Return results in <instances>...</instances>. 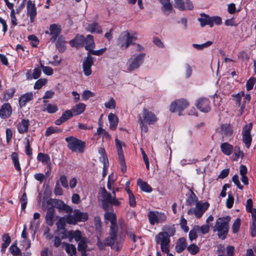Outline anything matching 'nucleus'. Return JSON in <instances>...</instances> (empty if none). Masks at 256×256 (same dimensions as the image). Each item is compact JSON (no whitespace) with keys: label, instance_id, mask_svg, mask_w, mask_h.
Segmentation results:
<instances>
[{"label":"nucleus","instance_id":"57","mask_svg":"<svg viewBox=\"0 0 256 256\" xmlns=\"http://www.w3.org/2000/svg\"><path fill=\"white\" fill-rule=\"evenodd\" d=\"M106 49L107 48L106 47L98 50H94V49H92V50L89 53L90 55L93 54L99 56L103 54L106 51Z\"/></svg>","mask_w":256,"mask_h":256},{"label":"nucleus","instance_id":"5","mask_svg":"<svg viewBox=\"0 0 256 256\" xmlns=\"http://www.w3.org/2000/svg\"><path fill=\"white\" fill-rule=\"evenodd\" d=\"M49 206H51L53 208L56 206L60 212H64L66 213H70L72 211V209L70 206L65 204L62 201L56 199H50L42 202V209L46 208Z\"/></svg>","mask_w":256,"mask_h":256},{"label":"nucleus","instance_id":"19","mask_svg":"<svg viewBox=\"0 0 256 256\" xmlns=\"http://www.w3.org/2000/svg\"><path fill=\"white\" fill-rule=\"evenodd\" d=\"M27 15L30 18L31 22H33L34 20V18L36 15V5L32 1L29 0L26 4Z\"/></svg>","mask_w":256,"mask_h":256},{"label":"nucleus","instance_id":"63","mask_svg":"<svg viewBox=\"0 0 256 256\" xmlns=\"http://www.w3.org/2000/svg\"><path fill=\"white\" fill-rule=\"evenodd\" d=\"M232 181L238 186V188H240V190H242L243 188V186L240 184V182L239 180L238 176L237 174H235L232 176Z\"/></svg>","mask_w":256,"mask_h":256},{"label":"nucleus","instance_id":"43","mask_svg":"<svg viewBox=\"0 0 256 256\" xmlns=\"http://www.w3.org/2000/svg\"><path fill=\"white\" fill-rule=\"evenodd\" d=\"M212 44V41H208L200 44H194L192 46L198 50H201L210 46Z\"/></svg>","mask_w":256,"mask_h":256},{"label":"nucleus","instance_id":"45","mask_svg":"<svg viewBox=\"0 0 256 256\" xmlns=\"http://www.w3.org/2000/svg\"><path fill=\"white\" fill-rule=\"evenodd\" d=\"M2 240L3 242L2 243L3 248H6L11 242L10 238L8 234H5L3 235Z\"/></svg>","mask_w":256,"mask_h":256},{"label":"nucleus","instance_id":"22","mask_svg":"<svg viewBox=\"0 0 256 256\" xmlns=\"http://www.w3.org/2000/svg\"><path fill=\"white\" fill-rule=\"evenodd\" d=\"M85 37L82 34H77L75 38L70 42L72 46L76 48L82 46L84 43Z\"/></svg>","mask_w":256,"mask_h":256},{"label":"nucleus","instance_id":"31","mask_svg":"<svg viewBox=\"0 0 256 256\" xmlns=\"http://www.w3.org/2000/svg\"><path fill=\"white\" fill-rule=\"evenodd\" d=\"M34 98L32 92H28L21 96L19 100V104L20 106H24L26 102H29Z\"/></svg>","mask_w":256,"mask_h":256},{"label":"nucleus","instance_id":"47","mask_svg":"<svg viewBox=\"0 0 256 256\" xmlns=\"http://www.w3.org/2000/svg\"><path fill=\"white\" fill-rule=\"evenodd\" d=\"M47 82L46 78H40L36 81L34 86V88L36 90L40 89Z\"/></svg>","mask_w":256,"mask_h":256},{"label":"nucleus","instance_id":"20","mask_svg":"<svg viewBox=\"0 0 256 256\" xmlns=\"http://www.w3.org/2000/svg\"><path fill=\"white\" fill-rule=\"evenodd\" d=\"M12 113V108L8 103H4L0 108V117L6 118L10 116Z\"/></svg>","mask_w":256,"mask_h":256},{"label":"nucleus","instance_id":"37","mask_svg":"<svg viewBox=\"0 0 256 256\" xmlns=\"http://www.w3.org/2000/svg\"><path fill=\"white\" fill-rule=\"evenodd\" d=\"M62 245L69 256H72L74 254H75L76 248L74 245L68 243L62 244Z\"/></svg>","mask_w":256,"mask_h":256},{"label":"nucleus","instance_id":"33","mask_svg":"<svg viewBox=\"0 0 256 256\" xmlns=\"http://www.w3.org/2000/svg\"><path fill=\"white\" fill-rule=\"evenodd\" d=\"M233 154L232 158L234 161H237L239 158H242L244 157V153L240 150V146H235L233 150Z\"/></svg>","mask_w":256,"mask_h":256},{"label":"nucleus","instance_id":"61","mask_svg":"<svg viewBox=\"0 0 256 256\" xmlns=\"http://www.w3.org/2000/svg\"><path fill=\"white\" fill-rule=\"evenodd\" d=\"M14 92L15 90L14 88L7 90L4 94V98L6 100L11 98L13 96Z\"/></svg>","mask_w":256,"mask_h":256},{"label":"nucleus","instance_id":"9","mask_svg":"<svg viewBox=\"0 0 256 256\" xmlns=\"http://www.w3.org/2000/svg\"><path fill=\"white\" fill-rule=\"evenodd\" d=\"M208 206L209 204L208 202H198L196 203L195 208L188 210V214L189 215H194L197 218H200Z\"/></svg>","mask_w":256,"mask_h":256},{"label":"nucleus","instance_id":"52","mask_svg":"<svg viewBox=\"0 0 256 256\" xmlns=\"http://www.w3.org/2000/svg\"><path fill=\"white\" fill-rule=\"evenodd\" d=\"M116 101L113 98H110V100L104 103V106L106 108L109 109H114L116 108Z\"/></svg>","mask_w":256,"mask_h":256},{"label":"nucleus","instance_id":"40","mask_svg":"<svg viewBox=\"0 0 256 256\" xmlns=\"http://www.w3.org/2000/svg\"><path fill=\"white\" fill-rule=\"evenodd\" d=\"M14 168L18 171H20L21 168L19 163L18 155L16 152H13L11 156Z\"/></svg>","mask_w":256,"mask_h":256},{"label":"nucleus","instance_id":"6","mask_svg":"<svg viewBox=\"0 0 256 256\" xmlns=\"http://www.w3.org/2000/svg\"><path fill=\"white\" fill-rule=\"evenodd\" d=\"M66 141L68 143V148L72 152L82 153L84 152L85 143L74 136H70L66 138Z\"/></svg>","mask_w":256,"mask_h":256},{"label":"nucleus","instance_id":"10","mask_svg":"<svg viewBox=\"0 0 256 256\" xmlns=\"http://www.w3.org/2000/svg\"><path fill=\"white\" fill-rule=\"evenodd\" d=\"M138 120H141L142 122L154 124L158 121V118L154 112L146 108H144L142 113L139 116Z\"/></svg>","mask_w":256,"mask_h":256},{"label":"nucleus","instance_id":"59","mask_svg":"<svg viewBox=\"0 0 256 256\" xmlns=\"http://www.w3.org/2000/svg\"><path fill=\"white\" fill-rule=\"evenodd\" d=\"M44 73L48 76H51L53 74V70L52 68L47 66H41Z\"/></svg>","mask_w":256,"mask_h":256},{"label":"nucleus","instance_id":"58","mask_svg":"<svg viewBox=\"0 0 256 256\" xmlns=\"http://www.w3.org/2000/svg\"><path fill=\"white\" fill-rule=\"evenodd\" d=\"M94 96V94L90 90H86L83 92L82 97L84 100H87L89 98Z\"/></svg>","mask_w":256,"mask_h":256},{"label":"nucleus","instance_id":"53","mask_svg":"<svg viewBox=\"0 0 256 256\" xmlns=\"http://www.w3.org/2000/svg\"><path fill=\"white\" fill-rule=\"evenodd\" d=\"M240 218L236 219L234 222L232 226L233 232L236 233L238 232L240 226Z\"/></svg>","mask_w":256,"mask_h":256},{"label":"nucleus","instance_id":"4","mask_svg":"<svg viewBox=\"0 0 256 256\" xmlns=\"http://www.w3.org/2000/svg\"><path fill=\"white\" fill-rule=\"evenodd\" d=\"M136 40H137L136 33L130 34L128 32L125 31L120 34L117 42L122 49L126 50Z\"/></svg>","mask_w":256,"mask_h":256},{"label":"nucleus","instance_id":"34","mask_svg":"<svg viewBox=\"0 0 256 256\" xmlns=\"http://www.w3.org/2000/svg\"><path fill=\"white\" fill-rule=\"evenodd\" d=\"M137 183L140 189L144 192H150L152 190V187L149 184L140 178L138 180Z\"/></svg>","mask_w":256,"mask_h":256},{"label":"nucleus","instance_id":"25","mask_svg":"<svg viewBox=\"0 0 256 256\" xmlns=\"http://www.w3.org/2000/svg\"><path fill=\"white\" fill-rule=\"evenodd\" d=\"M86 30L91 33L96 32L98 34L102 33V29L98 23L94 22L88 24L86 26Z\"/></svg>","mask_w":256,"mask_h":256},{"label":"nucleus","instance_id":"30","mask_svg":"<svg viewBox=\"0 0 256 256\" xmlns=\"http://www.w3.org/2000/svg\"><path fill=\"white\" fill-rule=\"evenodd\" d=\"M186 247V240L184 238H179L176 244V250L178 253L182 252Z\"/></svg>","mask_w":256,"mask_h":256},{"label":"nucleus","instance_id":"26","mask_svg":"<svg viewBox=\"0 0 256 256\" xmlns=\"http://www.w3.org/2000/svg\"><path fill=\"white\" fill-rule=\"evenodd\" d=\"M108 120L110 123V128L112 130H115L118 122V116L114 114L110 113L108 116Z\"/></svg>","mask_w":256,"mask_h":256},{"label":"nucleus","instance_id":"41","mask_svg":"<svg viewBox=\"0 0 256 256\" xmlns=\"http://www.w3.org/2000/svg\"><path fill=\"white\" fill-rule=\"evenodd\" d=\"M88 242V240L86 237L83 238L82 240H80L78 246V250L82 252L86 251L87 248Z\"/></svg>","mask_w":256,"mask_h":256},{"label":"nucleus","instance_id":"1","mask_svg":"<svg viewBox=\"0 0 256 256\" xmlns=\"http://www.w3.org/2000/svg\"><path fill=\"white\" fill-rule=\"evenodd\" d=\"M104 218L106 220L110 221L111 223L110 236L106 238L104 244L110 245L112 249L118 251L122 247V240L116 236L117 227L116 214L113 212H107L104 214Z\"/></svg>","mask_w":256,"mask_h":256},{"label":"nucleus","instance_id":"2","mask_svg":"<svg viewBox=\"0 0 256 256\" xmlns=\"http://www.w3.org/2000/svg\"><path fill=\"white\" fill-rule=\"evenodd\" d=\"M230 221V217L228 216L219 218L216 222L214 226V231L216 232L219 238L224 239L228 232V224Z\"/></svg>","mask_w":256,"mask_h":256},{"label":"nucleus","instance_id":"49","mask_svg":"<svg viewBox=\"0 0 256 256\" xmlns=\"http://www.w3.org/2000/svg\"><path fill=\"white\" fill-rule=\"evenodd\" d=\"M70 236L76 241L79 242L84 237L82 236L81 232L79 230L72 231L70 232Z\"/></svg>","mask_w":256,"mask_h":256},{"label":"nucleus","instance_id":"44","mask_svg":"<svg viewBox=\"0 0 256 256\" xmlns=\"http://www.w3.org/2000/svg\"><path fill=\"white\" fill-rule=\"evenodd\" d=\"M192 70L191 66L188 63L184 64V73L185 77L187 78H190L192 75Z\"/></svg>","mask_w":256,"mask_h":256},{"label":"nucleus","instance_id":"28","mask_svg":"<svg viewBox=\"0 0 256 256\" xmlns=\"http://www.w3.org/2000/svg\"><path fill=\"white\" fill-rule=\"evenodd\" d=\"M86 104L83 103H79L74 106L70 110L74 116H78L82 114L86 109Z\"/></svg>","mask_w":256,"mask_h":256},{"label":"nucleus","instance_id":"46","mask_svg":"<svg viewBox=\"0 0 256 256\" xmlns=\"http://www.w3.org/2000/svg\"><path fill=\"white\" fill-rule=\"evenodd\" d=\"M93 64V58L90 56V53L88 52L86 58L84 60L82 66L91 67Z\"/></svg>","mask_w":256,"mask_h":256},{"label":"nucleus","instance_id":"62","mask_svg":"<svg viewBox=\"0 0 256 256\" xmlns=\"http://www.w3.org/2000/svg\"><path fill=\"white\" fill-rule=\"evenodd\" d=\"M196 228H198V231H200L202 234H206L208 233L210 230V226L208 224L203 225L201 226H196Z\"/></svg>","mask_w":256,"mask_h":256},{"label":"nucleus","instance_id":"35","mask_svg":"<svg viewBox=\"0 0 256 256\" xmlns=\"http://www.w3.org/2000/svg\"><path fill=\"white\" fill-rule=\"evenodd\" d=\"M37 159L38 161L42 162L43 164L50 165V157L46 154L40 152L38 154Z\"/></svg>","mask_w":256,"mask_h":256},{"label":"nucleus","instance_id":"48","mask_svg":"<svg viewBox=\"0 0 256 256\" xmlns=\"http://www.w3.org/2000/svg\"><path fill=\"white\" fill-rule=\"evenodd\" d=\"M10 250L11 254L14 256H18L21 254V252L20 248L15 244H13L10 246Z\"/></svg>","mask_w":256,"mask_h":256},{"label":"nucleus","instance_id":"3","mask_svg":"<svg viewBox=\"0 0 256 256\" xmlns=\"http://www.w3.org/2000/svg\"><path fill=\"white\" fill-rule=\"evenodd\" d=\"M145 56L144 53L131 56L126 63V70L132 72L138 69L142 64Z\"/></svg>","mask_w":256,"mask_h":256},{"label":"nucleus","instance_id":"55","mask_svg":"<svg viewBox=\"0 0 256 256\" xmlns=\"http://www.w3.org/2000/svg\"><path fill=\"white\" fill-rule=\"evenodd\" d=\"M73 116L72 112V111L70 110L64 112L60 117L64 122H66L70 118Z\"/></svg>","mask_w":256,"mask_h":256},{"label":"nucleus","instance_id":"27","mask_svg":"<svg viewBox=\"0 0 256 256\" xmlns=\"http://www.w3.org/2000/svg\"><path fill=\"white\" fill-rule=\"evenodd\" d=\"M220 147L222 152L226 156L230 155L232 153L234 148L232 144L228 142L222 143Z\"/></svg>","mask_w":256,"mask_h":256},{"label":"nucleus","instance_id":"36","mask_svg":"<svg viewBox=\"0 0 256 256\" xmlns=\"http://www.w3.org/2000/svg\"><path fill=\"white\" fill-rule=\"evenodd\" d=\"M198 200V198L195 194L191 191L190 192L188 195V197L186 200V204L188 206H191L194 203L196 202Z\"/></svg>","mask_w":256,"mask_h":256},{"label":"nucleus","instance_id":"17","mask_svg":"<svg viewBox=\"0 0 256 256\" xmlns=\"http://www.w3.org/2000/svg\"><path fill=\"white\" fill-rule=\"evenodd\" d=\"M174 6L180 10H191L193 5L189 0H174Z\"/></svg>","mask_w":256,"mask_h":256},{"label":"nucleus","instance_id":"11","mask_svg":"<svg viewBox=\"0 0 256 256\" xmlns=\"http://www.w3.org/2000/svg\"><path fill=\"white\" fill-rule=\"evenodd\" d=\"M189 103L186 100L180 99L172 102L170 106V110L172 112H178L181 115L182 112L186 108Z\"/></svg>","mask_w":256,"mask_h":256},{"label":"nucleus","instance_id":"29","mask_svg":"<svg viewBox=\"0 0 256 256\" xmlns=\"http://www.w3.org/2000/svg\"><path fill=\"white\" fill-rule=\"evenodd\" d=\"M29 126V120L22 119L18 124V130L20 133L24 134L28 131Z\"/></svg>","mask_w":256,"mask_h":256},{"label":"nucleus","instance_id":"18","mask_svg":"<svg viewBox=\"0 0 256 256\" xmlns=\"http://www.w3.org/2000/svg\"><path fill=\"white\" fill-rule=\"evenodd\" d=\"M221 135L224 140L231 139L232 134V130L230 125L228 124H221Z\"/></svg>","mask_w":256,"mask_h":256},{"label":"nucleus","instance_id":"32","mask_svg":"<svg viewBox=\"0 0 256 256\" xmlns=\"http://www.w3.org/2000/svg\"><path fill=\"white\" fill-rule=\"evenodd\" d=\"M116 144L119 160L123 162V158H124V155L122 150V147L124 146V144L123 142H120L118 138L116 139Z\"/></svg>","mask_w":256,"mask_h":256},{"label":"nucleus","instance_id":"60","mask_svg":"<svg viewBox=\"0 0 256 256\" xmlns=\"http://www.w3.org/2000/svg\"><path fill=\"white\" fill-rule=\"evenodd\" d=\"M60 132V130L56 128H54L52 126L48 127L46 132L45 135L46 136H49L52 134L56 133V132Z\"/></svg>","mask_w":256,"mask_h":256},{"label":"nucleus","instance_id":"7","mask_svg":"<svg viewBox=\"0 0 256 256\" xmlns=\"http://www.w3.org/2000/svg\"><path fill=\"white\" fill-rule=\"evenodd\" d=\"M88 219V213L81 212L78 210H75L73 214H69L67 216L66 220L69 224H74L78 222H85Z\"/></svg>","mask_w":256,"mask_h":256},{"label":"nucleus","instance_id":"51","mask_svg":"<svg viewBox=\"0 0 256 256\" xmlns=\"http://www.w3.org/2000/svg\"><path fill=\"white\" fill-rule=\"evenodd\" d=\"M46 110L50 114H52L58 110V108L56 104H48L46 108Z\"/></svg>","mask_w":256,"mask_h":256},{"label":"nucleus","instance_id":"64","mask_svg":"<svg viewBox=\"0 0 256 256\" xmlns=\"http://www.w3.org/2000/svg\"><path fill=\"white\" fill-rule=\"evenodd\" d=\"M28 39L31 41L33 46H36L38 44V38L34 35L32 34L28 36Z\"/></svg>","mask_w":256,"mask_h":256},{"label":"nucleus","instance_id":"42","mask_svg":"<svg viewBox=\"0 0 256 256\" xmlns=\"http://www.w3.org/2000/svg\"><path fill=\"white\" fill-rule=\"evenodd\" d=\"M41 74V70L40 68H35L32 72V77L30 74H26V77L28 80H32V78L34 79L38 78Z\"/></svg>","mask_w":256,"mask_h":256},{"label":"nucleus","instance_id":"21","mask_svg":"<svg viewBox=\"0 0 256 256\" xmlns=\"http://www.w3.org/2000/svg\"><path fill=\"white\" fill-rule=\"evenodd\" d=\"M43 210H46L45 216L46 224L49 226H52L53 224V217L54 212V208L51 206H49Z\"/></svg>","mask_w":256,"mask_h":256},{"label":"nucleus","instance_id":"16","mask_svg":"<svg viewBox=\"0 0 256 256\" xmlns=\"http://www.w3.org/2000/svg\"><path fill=\"white\" fill-rule=\"evenodd\" d=\"M49 30L50 32L46 31V33L52 36L50 40L54 42L61 32V27L58 24H54L50 25Z\"/></svg>","mask_w":256,"mask_h":256},{"label":"nucleus","instance_id":"13","mask_svg":"<svg viewBox=\"0 0 256 256\" xmlns=\"http://www.w3.org/2000/svg\"><path fill=\"white\" fill-rule=\"evenodd\" d=\"M102 206L104 210H107L108 208V203L116 206L120 205V202H118V200L115 197L112 198L110 194L105 189L102 191Z\"/></svg>","mask_w":256,"mask_h":256},{"label":"nucleus","instance_id":"12","mask_svg":"<svg viewBox=\"0 0 256 256\" xmlns=\"http://www.w3.org/2000/svg\"><path fill=\"white\" fill-rule=\"evenodd\" d=\"M148 216L150 223L152 225L162 223L166 220V215L164 213L158 211H150L148 212Z\"/></svg>","mask_w":256,"mask_h":256},{"label":"nucleus","instance_id":"8","mask_svg":"<svg viewBox=\"0 0 256 256\" xmlns=\"http://www.w3.org/2000/svg\"><path fill=\"white\" fill-rule=\"evenodd\" d=\"M155 240L157 244L160 246L162 251L168 253L170 251V238L166 236L165 233L160 232L155 237Z\"/></svg>","mask_w":256,"mask_h":256},{"label":"nucleus","instance_id":"15","mask_svg":"<svg viewBox=\"0 0 256 256\" xmlns=\"http://www.w3.org/2000/svg\"><path fill=\"white\" fill-rule=\"evenodd\" d=\"M196 106L198 109L204 112H207L210 110V102L206 98H198L196 102Z\"/></svg>","mask_w":256,"mask_h":256},{"label":"nucleus","instance_id":"24","mask_svg":"<svg viewBox=\"0 0 256 256\" xmlns=\"http://www.w3.org/2000/svg\"><path fill=\"white\" fill-rule=\"evenodd\" d=\"M85 48L90 52L92 49L95 48V43L94 39V36L92 35L88 34L84 40Z\"/></svg>","mask_w":256,"mask_h":256},{"label":"nucleus","instance_id":"39","mask_svg":"<svg viewBox=\"0 0 256 256\" xmlns=\"http://www.w3.org/2000/svg\"><path fill=\"white\" fill-rule=\"evenodd\" d=\"M210 20V17L204 14H201L200 17L198 18V20L202 27L207 25V23Z\"/></svg>","mask_w":256,"mask_h":256},{"label":"nucleus","instance_id":"50","mask_svg":"<svg viewBox=\"0 0 256 256\" xmlns=\"http://www.w3.org/2000/svg\"><path fill=\"white\" fill-rule=\"evenodd\" d=\"M188 250L192 254H195L199 251V248L195 244L190 245L188 248Z\"/></svg>","mask_w":256,"mask_h":256},{"label":"nucleus","instance_id":"23","mask_svg":"<svg viewBox=\"0 0 256 256\" xmlns=\"http://www.w3.org/2000/svg\"><path fill=\"white\" fill-rule=\"evenodd\" d=\"M162 4V10L166 15H168L172 10V6L170 0H158Z\"/></svg>","mask_w":256,"mask_h":256},{"label":"nucleus","instance_id":"56","mask_svg":"<svg viewBox=\"0 0 256 256\" xmlns=\"http://www.w3.org/2000/svg\"><path fill=\"white\" fill-rule=\"evenodd\" d=\"M198 228H196L195 226L189 233V238L191 241L195 240L197 237V232H198Z\"/></svg>","mask_w":256,"mask_h":256},{"label":"nucleus","instance_id":"54","mask_svg":"<svg viewBox=\"0 0 256 256\" xmlns=\"http://www.w3.org/2000/svg\"><path fill=\"white\" fill-rule=\"evenodd\" d=\"M256 82V79L254 78H250L246 83V88L248 90H250L252 89L254 84Z\"/></svg>","mask_w":256,"mask_h":256},{"label":"nucleus","instance_id":"14","mask_svg":"<svg viewBox=\"0 0 256 256\" xmlns=\"http://www.w3.org/2000/svg\"><path fill=\"white\" fill-rule=\"evenodd\" d=\"M252 128V124L245 126L242 129V142L245 144L247 148H250L252 142V136L250 134V130Z\"/></svg>","mask_w":256,"mask_h":256},{"label":"nucleus","instance_id":"38","mask_svg":"<svg viewBox=\"0 0 256 256\" xmlns=\"http://www.w3.org/2000/svg\"><path fill=\"white\" fill-rule=\"evenodd\" d=\"M175 228L172 226H165L162 228V232H161L165 233L170 238V236H172L174 234Z\"/></svg>","mask_w":256,"mask_h":256}]
</instances>
